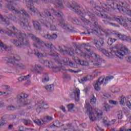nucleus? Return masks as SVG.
Here are the masks:
<instances>
[{
	"instance_id": "nucleus-36",
	"label": "nucleus",
	"mask_w": 131,
	"mask_h": 131,
	"mask_svg": "<svg viewBox=\"0 0 131 131\" xmlns=\"http://www.w3.org/2000/svg\"><path fill=\"white\" fill-rule=\"evenodd\" d=\"M21 121L23 123L25 124V125H27L28 126H29V125H30L31 124V120H30V119H24L21 120Z\"/></svg>"
},
{
	"instance_id": "nucleus-40",
	"label": "nucleus",
	"mask_w": 131,
	"mask_h": 131,
	"mask_svg": "<svg viewBox=\"0 0 131 131\" xmlns=\"http://www.w3.org/2000/svg\"><path fill=\"white\" fill-rule=\"evenodd\" d=\"M16 109V107H15L13 105H9L6 106V110H8V111H15Z\"/></svg>"
},
{
	"instance_id": "nucleus-12",
	"label": "nucleus",
	"mask_w": 131,
	"mask_h": 131,
	"mask_svg": "<svg viewBox=\"0 0 131 131\" xmlns=\"http://www.w3.org/2000/svg\"><path fill=\"white\" fill-rule=\"evenodd\" d=\"M91 57L93 59V60H95V61H92V63H93V65L95 67L100 68L101 66V63L99 61V60H101V57L100 55L96 54V53H91Z\"/></svg>"
},
{
	"instance_id": "nucleus-37",
	"label": "nucleus",
	"mask_w": 131,
	"mask_h": 131,
	"mask_svg": "<svg viewBox=\"0 0 131 131\" xmlns=\"http://www.w3.org/2000/svg\"><path fill=\"white\" fill-rule=\"evenodd\" d=\"M96 13L98 17H101L102 13H101V8L99 6L95 7Z\"/></svg>"
},
{
	"instance_id": "nucleus-29",
	"label": "nucleus",
	"mask_w": 131,
	"mask_h": 131,
	"mask_svg": "<svg viewBox=\"0 0 131 131\" xmlns=\"http://www.w3.org/2000/svg\"><path fill=\"white\" fill-rule=\"evenodd\" d=\"M29 77H31V74H29L27 76H21L18 78V80L19 82H21V81L28 79Z\"/></svg>"
},
{
	"instance_id": "nucleus-21",
	"label": "nucleus",
	"mask_w": 131,
	"mask_h": 131,
	"mask_svg": "<svg viewBox=\"0 0 131 131\" xmlns=\"http://www.w3.org/2000/svg\"><path fill=\"white\" fill-rule=\"evenodd\" d=\"M43 38L48 39V40H52V39H56L58 37V35L57 34L53 33L52 35L48 33L46 35L42 36Z\"/></svg>"
},
{
	"instance_id": "nucleus-6",
	"label": "nucleus",
	"mask_w": 131,
	"mask_h": 131,
	"mask_svg": "<svg viewBox=\"0 0 131 131\" xmlns=\"http://www.w3.org/2000/svg\"><path fill=\"white\" fill-rule=\"evenodd\" d=\"M49 56L51 57H54L55 58H59V64H63V65H69L70 67H73V62L71 60H69V58L67 57H61L60 55L57 52H53L52 53H50Z\"/></svg>"
},
{
	"instance_id": "nucleus-39",
	"label": "nucleus",
	"mask_w": 131,
	"mask_h": 131,
	"mask_svg": "<svg viewBox=\"0 0 131 131\" xmlns=\"http://www.w3.org/2000/svg\"><path fill=\"white\" fill-rule=\"evenodd\" d=\"M39 21L42 24V26H45V27H46V28H49V27H50V23L45 22V21H43V19H40Z\"/></svg>"
},
{
	"instance_id": "nucleus-14",
	"label": "nucleus",
	"mask_w": 131,
	"mask_h": 131,
	"mask_svg": "<svg viewBox=\"0 0 131 131\" xmlns=\"http://www.w3.org/2000/svg\"><path fill=\"white\" fill-rule=\"evenodd\" d=\"M38 106L36 109V111L38 113H40L42 109H48V108H49V105L47 103H45V102L42 100L38 101Z\"/></svg>"
},
{
	"instance_id": "nucleus-47",
	"label": "nucleus",
	"mask_w": 131,
	"mask_h": 131,
	"mask_svg": "<svg viewBox=\"0 0 131 131\" xmlns=\"http://www.w3.org/2000/svg\"><path fill=\"white\" fill-rule=\"evenodd\" d=\"M117 117L119 119H122V111H119L117 112Z\"/></svg>"
},
{
	"instance_id": "nucleus-30",
	"label": "nucleus",
	"mask_w": 131,
	"mask_h": 131,
	"mask_svg": "<svg viewBox=\"0 0 131 131\" xmlns=\"http://www.w3.org/2000/svg\"><path fill=\"white\" fill-rule=\"evenodd\" d=\"M113 78H114V76H106L105 78V81L103 85L107 84V83H108L109 82H110V81H111V80H112Z\"/></svg>"
},
{
	"instance_id": "nucleus-49",
	"label": "nucleus",
	"mask_w": 131,
	"mask_h": 131,
	"mask_svg": "<svg viewBox=\"0 0 131 131\" xmlns=\"http://www.w3.org/2000/svg\"><path fill=\"white\" fill-rule=\"evenodd\" d=\"M63 125H60V122L57 121L54 123L52 125L50 126L51 127H53V126H55L56 127H59V126H62Z\"/></svg>"
},
{
	"instance_id": "nucleus-38",
	"label": "nucleus",
	"mask_w": 131,
	"mask_h": 131,
	"mask_svg": "<svg viewBox=\"0 0 131 131\" xmlns=\"http://www.w3.org/2000/svg\"><path fill=\"white\" fill-rule=\"evenodd\" d=\"M50 80V78L49 77V75L47 73H45L43 75V79H42V82H47Z\"/></svg>"
},
{
	"instance_id": "nucleus-25",
	"label": "nucleus",
	"mask_w": 131,
	"mask_h": 131,
	"mask_svg": "<svg viewBox=\"0 0 131 131\" xmlns=\"http://www.w3.org/2000/svg\"><path fill=\"white\" fill-rule=\"evenodd\" d=\"M48 10H50V9H45L44 10V13L46 14V16L49 18L52 21L55 19V17L49 11H48Z\"/></svg>"
},
{
	"instance_id": "nucleus-60",
	"label": "nucleus",
	"mask_w": 131,
	"mask_h": 131,
	"mask_svg": "<svg viewBox=\"0 0 131 131\" xmlns=\"http://www.w3.org/2000/svg\"><path fill=\"white\" fill-rule=\"evenodd\" d=\"M80 127H83V128H85L86 127V124L85 123H82L79 125Z\"/></svg>"
},
{
	"instance_id": "nucleus-27",
	"label": "nucleus",
	"mask_w": 131,
	"mask_h": 131,
	"mask_svg": "<svg viewBox=\"0 0 131 131\" xmlns=\"http://www.w3.org/2000/svg\"><path fill=\"white\" fill-rule=\"evenodd\" d=\"M0 33H6V34H8L9 36H12L14 35V32H12L11 30H8L7 31H6V30L4 29H0Z\"/></svg>"
},
{
	"instance_id": "nucleus-23",
	"label": "nucleus",
	"mask_w": 131,
	"mask_h": 131,
	"mask_svg": "<svg viewBox=\"0 0 131 131\" xmlns=\"http://www.w3.org/2000/svg\"><path fill=\"white\" fill-rule=\"evenodd\" d=\"M105 45V42H104V38H100L97 40V42L95 43V46L96 48H101V47H104Z\"/></svg>"
},
{
	"instance_id": "nucleus-32",
	"label": "nucleus",
	"mask_w": 131,
	"mask_h": 131,
	"mask_svg": "<svg viewBox=\"0 0 131 131\" xmlns=\"http://www.w3.org/2000/svg\"><path fill=\"white\" fill-rule=\"evenodd\" d=\"M42 47H46V48H48L49 49H53L54 48V45L51 42L46 43H45V42H43L42 43Z\"/></svg>"
},
{
	"instance_id": "nucleus-34",
	"label": "nucleus",
	"mask_w": 131,
	"mask_h": 131,
	"mask_svg": "<svg viewBox=\"0 0 131 131\" xmlns=\"http://www.w3.org/2000/svg\"><path fill=\"white\" fill-rule=\"evenodd\" d=\"M78 62L82 66H89V62L82 59H78Z\"/></svg>"
},
{
	"instance_id": "nucleus-48",
	"label": "nucleus",
	"mask_w": 131,
	"mask_h": 131,
	"mask_svg": "<svg viewBox=\"0 0 131 131\" xmlns=\"http://www.w3.org/2000/svg\"><path fill=\"white\" fill-rule=\"evenodd\" d=\"M103 123L104 124L105 126H107V127H109V126H110V123L107 122V118H103Z\"/></svg>"
},
{
	"instance_id": "nucleus-26",
	"label": "nucleus",
	"mask_w": 131,
	"mask_h": 131,
	"mask_svg": "<svg viewBox=\"0 0 131 131\" xmlns=\"http://www.w3.org/2000/svg\"><path fill=\"white\" fill-rule=\"evenodd\" d=\"M55 5L56 8H59V9H63V4L60 0H55L53 3Z\"/></svg>"
},
{
	"instance_id": "nucleus-54",
	"label": "nucleus",
	"mask_w": 131,
	"mask_h": 131,
	"mask_svg": "<svg viewBox=\"0 0 131 131\" xmlns=\"http://www.w3.org/2000/svg\"><path fill=\"white\" fill-rule=\"evenodd\" d=\"M84 56V58L86 60H90L91 59V55L89 54H85L84 53H83L82 55H81V56Z\"/></svg>"
},
{
	"instance_id": "nucleus-62",
	"label": "nucleus",
	"mask_w": 131,
	"mask_h": 131,
	"mask_svg": "<svg viewBox=\"0 0 131 131\" xmlns=\"http://www.w3.org/2000/svg\"><path fill=\"white\" fill-rule=\"evenodd\" d=\"M126 59L128 63H131V56L127 57Z\"/></svg>"
},
{
	"instance_id": "nucleus-41",
	"label": "nucleus",
	"mask_w": 131,
	"mask_h": 131,
	"mask_svg": "<svg viewBox=\"0 0 131 131\" xmlns=\"http://www.w3.org/2000/svg\"><path fill=\"white\" fill-rule=\"evenodd\" d=\"M45 89L48 92H53V91H54V85L50 84L49 85H47L45 87Z\"/></svg>"
},
{
	"instance_id": "nucleus-55",
	"label": "nucleus",
	"mask_w": 131,
	"mask_h": 131,
	"mask_svg": "<svg viewBox=\"0 0 131 131\" xmlns=\"http://www.w3.org/2000/svg\"><path fill=\"white\" fill-rule=\"evenodd\" d=\"M49 27H50L51 30L55 31L57 30V27L55 25L50 24Z\"/></svg>"
},
{
	"instance_id": "nucleus-44",
	"label": "nucleus",
	"mask_w": 131,
	"mask_h": 131,
	"mask_svg": "<svg viewBox=\"0 0 131 131\" xmlns=\"http://www.w3.org/2000/svg\"><path fill=\"white\" fill-rule=\"evenodd\" d=\"M90 77H92V76H87L82 78L81 79V82H85V81H88V80H90Z\"/></svg>"
},
{
	"instance_id": "nucleus-3",
	"label": "nucleus",
	"mask_w": 131,
	"mask_h": 131,
	"mask_svg": "<svg viewBox=\"0 0 131 131\" xmlns=\"http://www.w3.org/2000/svg\"><path fill=\"white\" fill-rule=\"evenodd\" d=\"M88 113H89V118L91 121H96V120H101L103 117V112L101 110H98L95 113L93 112V108L90 103H86L84 105Z\"/></svg>"
},
{
	"instance_id": "nucleus-33",
	"label": "nucleus",
	"mask_w": 131,
	"mask_h": 131,
	"mask_svg": "<svg viewBox=\"0 0 131 131\" xmlns=\"http://www.w3.org/2000/svg\"><path fill=\"white\" fill-rule=\"evenodd\" d=\"M7 49H8L7 45L4 44V43L0 40V52L6 51Z\"/></svg>"
},
{
	"instance_id": "nucleus-1",
	"label": "nucleus",
	"mask_w": 131,
	"mask_h": 131,
	"mask_svg": "<svg viewBox=\"0 0 131 131\" xmlns=\"http://www.w3.org/2000/svg\"><path fill=\"white\" fill-rule=\"evenodd\" d=\"M99 50L101 53L108 58H110L111 55H112V56H116L118 58H120V59H121V57H119V56L123 57V56H125V55L128 54V49L125 47H122L120 49L117 50V51L112 50L110 53L105 49L100 48Z\"/></svg>"
},
{
	"instance_id": "nucleus-50",
	"label": "nucleus",
	"mask_w": 131,
	"mask_h": 131,
	"mask_svg": "<svg viewBox=\"0 0 131 131\" xmlns=\"http://www.w3.org/2000/svg\"><path fill=\"white\" fill-rule=\"evenodd\" d=\"M82 20L83 22H84V23H86V24H88V25H89L90 26L92 25V22H91V21H90L89 20L86 18L82 19Z\"/></svg>"
},
{
	"instance_id": "nucleus-4",
	"label": "nucleus",
	"mask_w": 131,
	"mask_h": 131,
	"mask_svg": "<svg viewBox=\"0 0 131 131\" xmlns=\"http://www.w3.org/2000/svg\"><path fill=\"white\" fill-rule=\"evenodd\" d=\"M13 28L14 30L13 37H15L16 38H19V40H21L23 46L24 45V46L30 48L31 45L29 41L26 39V34H25V32L18 31L17 29H15V27Z\"/></svg>"
},
{
	"instance_id": "nucleus-63",
	"label": "nucleus",
	"mask_w": 131,
	"mask_h": 131,
	"mask_svg": "<svg viewBox=\"0 0 131 131\" xmlns=\"http://www.w3.org/2000/svg\"><path fill=\"white\" fill-rule=\"evenodd\" d=\"M76 51H79L80 52V46L78 45H76Z\"/></svg>"
},
{
	"instance_id": "nucleus-28",
	"label": "nucleus",
	"mask_w": 131,
	"mask_h": 131,
	"mask_svg": "<svg viewBox=\"0 0 131 131\" xmlns=\"http://www.w3.org/2000/svg\"><path fill=\"white\" fill-rule=\"evenodd\" d=\"M115 35L118 38L121 39V40H126L127 37L125 35H122L120 33H115Z\"/></svg>"
},
{
	"instance_id": "nucleus-31",
	"label": "nucleus",
	"mask_w": 131,
	"mask_h": 131,
	"mask_svg": "<svg viewBox=\"0 0 131 131\" xmlns=\"http://www.w3.org/2000/svg\"><path fill=\"white\" fill-rule=\"evenodd\" d=\"M69 19H70L71 23H73V24H79V20H78L76 17H70Z\"/></svg>"
},
{
	"instance_id": "nucleus-45",
	"label": "nucleus",
	"mask_w": 131,
	"mask_h": 131,
	"mask_svg": "<svg viewBox=\"0 0 131 131\" xmlns=\"http://www.w3.org/2000/svg\"><path fill=\"white\" fill-rule=\"evenodd\" d=\"M34 55H36V56H37V57L39 59H41V58H42V57H43V55H42V54L39 53V52L38 51L35 50Z\"/></svg>"
},
{
	"instance_id": "nucleus-11",
	"label": "nucleus",
	"mask_w": 131,
	"mask_h": 131,
	"mask_svg": "<svg viewBox=\"0 0 131 131\" xmlns=\"http://www.w3.org/2000/svg\"><path fill=\"white\" fill-rule=\"evenodd\" d=\"M54 118L53 117L51 116H46L44 117V118L43 120L40 119H37L34 120V122L35 123H36L38 125H42L43 124H47V123H49V122H50V121H52Z\"/></svg>"
},
{
	"instance_id": "nucleus-64",
	"label": "nucleus",
	"mask_w": 131,
	"mask_h": 131,
	"mask_svg": "<svg viewBox=\"0 0 131 131\" xmlns=\"http://www.w3.org/2000/svg\"><path fill=\"white\" fill-rule=\"evenodd\" d=\"M96 131H104V129L99 126H97L96 128Z\"/></svg>"
},
{
	"instance_id": "nucleus-18",
	"label": "nucleus",
	"mask_w": 131,
	"mask_h": 131,
	"mask_svg": "<svg viewBox=\"0 0 131 131\" xmlns=\"http://www.w3.org/2000/svg\"><path fill=\"white\" fill-rule=\"evenodd\" d=\"M114 20L115 21H116L119 23V24H120V25H122L123 27H127V24H126V22L125 21V19L122 17V16H120L119 17H117L116 16H114Z\"/></svg>"
},
{
	"instance_id": "nucleus-43",
	"label": "nucleus",
	"mask_w": 131,
	"mask_h": 131,
	"mask_svg": "<svg viewBox=\"0 0 131 131\" xmlns=\"http://www.w3.org/2000/svg\"><path fill=\"white\" fill-rule=\"evenodd\" d=\"M30 104V101L26 98V100H25L23 103H21L20 105H21L22 106L24 107L25 106H27L28 105Z\"/></svg>"
},
{
	"instance_id": "nucleus-9",
	"label": "nucleus",
	"mask_w": 131,
	"mask_h": 131,
	"mask_svg": "<svg viewBox=\"0 0 131 131\" xmlns=\"http://www.w3.org/2000/svg\"><path fill=\"white\" fill-rule=\"evenodd\" d=\"M18 14V17L20 19V21L18 23L19 25H20V26L24 29L28 28V31H31V30H32V27L29 24H28L27 26L26 24V19H25V18H26V19H30V15L28 14L30 16V18H28L27 17L24 16L22 14Z\"/></svg>"
},
{
	"instance_id": "nucleus-59",
	"label": "nucleus",
	"mask_w": 131,
	"mask_h": 131,
	"mask_svg": "<svg viewBox=\"0 0 131 131\" xmlns=\"http://www.w3.org/2000/svg\"><path fill=\"white\" fill-rule=\"evenodd\" d=\"M53 69L54 70V71H55V70H56V71H58V70H59L60 71H61V68L59 67H53Z\"/></svg>"
},
{
	"instance_id": "nucleus-7",
	"label": "nucleus",
	"mask_w": 131,
	"mask_h": 131,
	"mask_svg": "<svg viewBox=\"0 0 131 131\" xmlns=\"http://www.w3.org/2000/svg\"><path fill=\"white\" fill-rule=\"evenodd\" d=\"M21 60L20 56L18 55H14L11 56L8 59V63H11L15 67L20 68V69H25L26 67L23 64V63L19 62V61Z\"/></svg>"
},
{
	"instance_id": "nucleus-42",
	"label": "nucleus",
	"mask_w": 131,
	"mask_h": 131,
	"mask_svg": "<svg viewBox=\"0 0 131 131\" xmlns=\"http://www.w3.org/2000/svg\"><path fill=\"white\" fill-rule=\"evenodd\" d=\"M117 40L116 39L110 38L107 39V44L108 46H112L113 42H115Z\"/></svg>"
},
{
	"instance_id": "nucleus-35",
	"label": "nucleus",
	"mask_w": 131,
	"mask_h": 131,
	"mask_svg": "<svg viewBox=\"0 0 131 131\" xmlns=\"http://www.w3.org/2000/svg\"><path fill=\"white\" fill-rule=\"evenodd\" d=\"M74 107H75V105L73 103L68 104L67 108L68 109V111H69V112H74V111L73 110Z\"/></svg>"
},
{
	"instance_id": "nucleus-22",
	"label": "nucleus",
	"mask_w": 131,
	"mask_h": 131,
	"mask_svg": "<svg viewBox=\"0 0 131 131\" xmlns=\"http://www.w3.org/2000/svg\"><path fill=\"white\" fill-rule=\"evenodd\" d=\"M32 23L35 30H37L38 31H40L41 30V26H40V24H39L38 21L35 20H32Z\"/></svg>"
},
{
	"instance_id": "nucleus-8",
	"label": "nucleus",
	"mask_w": 131,
	"mask_h": 131,
	"mask_svg": "<svg viewBox=\"0 0 131 131\" xmlns=\"http://www.w3.org/2000/svg\"><path fill=\"white\" fill-rule=\"evenodd\" d=\"M85 14L88 15L90 18H91L92 22H94V29H97V30H102V29H103L102 26L99 25V23L97 22L98 21V18L95 16L94 13L91 12V11L89 10H87V11L85 12Z\"/></svg>"
},
{
	"instance_id": "nucleus-13",
	"label": "nucleus",
	"mask_w": 131,
	"mask_h": 131,
	"mask_svg": "<svg viewBox=\"0 0 131 131\" xmlns=\"http://www.w3.org/2000/svg\"><path fill=\"white\" fill-rule=\"evenodd\" d=\"M57 47L58 51L60 52L61 55H64L65 56H72V54H73V53H74V51H73V48H70L69 49H68V50H63L61 46H57Z\"/></svg>"
},
{
	"instance_id": "nucleus-56",
	"label": "nucleus",
	"mask_w": 131,
	"mask_h": 131,
	"mask_svg": "<svg viewBox=\"0 0 131 131\" xmlns=\"http://www.w3.org/2000/svg\"><path fill=\"white\" fill-rule=\"evenodd\" d=\"M106 3L108 6L111 7V5H114V0H106Z\"/></svg>"
},
{
	"instance_id": "nucleus-57",
	"label": "nucleus",
	"mask_w": 131,
	"mask_h": 131,
	"mask_svg": "<svg viewBox=\"0 0 131 131\" xmlns=\"http://www.w3.org/2000/svg\"><path fill=\"white\" fill-rule=\"evenodd\" d=\"M109 103L110 104H113V105H118V103L117 102V101H114V100H109Z\"/></svg>"
},
{
	"instance_id": "nucleus-15",
	"label": "nucleus",
	"mask_w": 131,
	"mask_h": 131,
	"mask_svg": "<svg viewBox=\"0 0 131 131\" xmlns=\"http://www.w3.org/2000/svg\"><path fill=\"white\" fill-rule=\"evenodd\" d=\"M32 0H26V4L28 9H30L32 13H36L37 12V9H35L33 7V2L31 1ZM37 0H35V2H37Z\"/></svg>"
},
{
	"instance_id": "nucleus-20",
	"label": "nucleus",
	"mask_w": 131,
	"mask_h": 131,
	"mask_svg": "<svg viewBox=\"0 0 131 131\" xmlns=\"http://www.w3.org/2000/svg\"><path fill=\"white\" fill-rule=\"evenodd\" d=\"M80 94V91L79 89L76 88L72 95H71V98L75 99L77 102L79 101V95Z\"/></svg>"
},
{
	"instance_id": "nucleus-58",
	"label": "nucleus",
	"mask_w": 131,
	"mask_h": 131,
	"mask_svg": "<svg viewBox=\"0 0 131 131\" xmlns=\"http://www.w3.org/2000/svg\"><path fill=\"white\" fill-rule=\"evenodd\" d=\"M70 72H71V73H78V72H80L81 71L80 70H79L78 71H74L73 70H68Z\"/></svg>"
},
{
	"instance_id": "nucleus-16",
	"label": "nucleus",
	"mask_w": 131,
	"mask_h": 131,
	"mask_svg": "<svg viewBox=\"0 0 131 131\" xmlns=\"http://www.w3.org/2000/svg\"><path fill=\"white\" fill-rule=\"evenodd\" d=\"M104 79H105V78H103V77H101L98 79V80L94 84V86L95 91H100V90H101V88L100 87V85H101V84H103Z\"/></svg>"
},
{
	"instance_id": "nucleus-52",
	"label": "nucleus",
	"mask_w": 131,
	"mask_h": 131,
	"mask_svg": "<svg viewBox=\"0 0 131 131\" xmlns=\"http://www.w3.org/2000/svg\"><path fill=\"white\" fill-rule=\"evenodd\" d=\"M112 108V107L110 106L109 105V104H105L104 105V109L105 110V111L108 112V111H110V108Z\"/></svg>"
},
{
	"instance_id": "nucleus-17",
	"label": "nucleus",
	"mask_w": 131,
	"mask_h": 131,
	"mask_svg": "<svg viewBox=\"0 0 131 131\" xmlns=\"http://www.w3.org/2000/svg\"><path fill=\"white\" fill-rule=\"evenodd\" d=\"M28 97V95L26 94L21 93L17 95L16 99L17 100V103L18 104H23L25 100H26V98Z\"/></svg>"
},
{
	"instance_id": "nucleus-51",
	"label": "nucleus",
	"mask_w": 131,
	"mask_h": 131,
	"mask_svg": "<svg viewBox=\"0 0 131 131\" xmlns=\"http://www.w3.org/2000/svg\"><path fill=\"white\" fill-rule=\"evenodd\" d=\"M38 68L39 70H42L43 69V67H41L40 65H35L34 70H36Z\"/></svg>"
},
{
	"instance_id": "nucleus-61",
	"label": "nucleus",
	"mask_w": 131,
	"mask_h": 131,
	"mask_svg": "<svg viewBox=\"0 0 131 131\" xmlns=\"http://www.w3.org/2000/svg\"><path fill=\"white\" fill-rule=\"evenodd\" d=\"M28 54L29 56H30V55H32V50H31V49L29 48V49H28Z\"/></svg>"
},
{
	"instance_id": "nucleus-2",
	"label": "nucleus",
	"mask_w": 131,
	"mask_h": 131,
	"mask_svg": "<svg viewBox=\"0 0 131 131\" xmlns=\"http://www.w3.org/2000/svg\"><path fill=\"white\" fill-rule=\"evenodd\" d=\"M51 13L54 15V16H56L58 17L57 18V25L62 27L63 29L66 30H69L71 32H72V27L70 26L69 24L65 23V18L63 15L62 12L60 11H56L54 9H51Z\"/></svg>"
},
{
	"instance_id": "nucleus-46",
	"label": "nucleus",
	"mask_w": 131,
	"mask_h": 131,
	"mask_svg": "<svg viewBox=\"0 0 131 131\" xmlns=\"http://www.w3.org/2000/svg\"><path fill=\"white\" fill-rule=\"evenodd\" d=\"M97 102V99L95 97V96L93 95V98L91 99L90 104L92 105H95Z\"/></svg>"
},
{
	"instance_id": "nucleus-10",
	"label": "nucleus",
	"mask_w": 131,
	"mask_h": 131,
	"mask_svg": "<svg viewBox=\"0 0 131 131\" xmlns=\"http://www.w3.org/2000/svg\"><path fill=\"white\" fill-rule=\"evenodd\" d=\"M67 6L68 8H69L71 11L76 13V14H78V15H80L81 14V11L78 9H80V6L78 5L77 3L75 1H73L72 2V4H70V3H67Z\"/></svg>"
},
{
	"instance_id": "nucleus-5",
	"label": "nucleus",
	"mask_w": 131,
	"mask_h": 131,
	"mask_svg": "<svg viewBox=\"0 0 131 131\" xmlns=\"http://www.w3.org/2000/svg\"><path fill=\"white\" fill-rule=\"evenodd\" d=\"M5 2H7V3H10L8 4H7V8L13 12V13H16V14H20V15H23V16H24V17H27V18H30V16L28 15V13L25 11L24 9H20V8L17 9V7H14L13 6H12V4H13V2H12V1L11 0H4Z\"/></svg>"
},
{
	"instance_id": "nucleus-19",
	"label": "nucleus",
	"mask_w": 131,
	"mask_h": 131,
	"mask_svg": "<svg viewBox=\"0 0 131 131\" xmlns=\"http://www.w3.org/2000/svg\"><path fill=\"white\" fill-rule=\"evenodd\" d=\"M28 35L29 37L33 39V40H34L36 43H38V45H40L41 46V47H42V42H43V41L39 39V38L35 37V36H34V35L31 33H28Z\"/></svg>"
},
{
	"instance_id": "nucleus-24",
	"label": "nucleus",
	"mask_w": 131,
	"mask_h": 131,
	"mask_svg": "<svg viewBox=\"0 0 131 131\" xmlns=\"http://www.w3.org/2000/svg\"><path fill=\"white\" fill-rule=\"evenodd\" d=\"M11 41L12 43H13V45H15L17 48H18V49H21L22 47H23V44H22L20 41L15 40V39H11Z\"/></svg>"
},
{
	"instance_id": "nucleus-53",
	"label": "nucleus",
	"mask_w": 131,
	"mask_h": 131,
	"mask_svg": "<svg viewBox=\"0 0 131 131\" xmlns=\"http://www.w3.org/2000/svg\"><path fill=\"white\" fill-rule=\"evenodd\" d=\"M103 21L104 22V23H105V24H109L110 25H112V26H116V24L115 23H110L109 21H106V20H103Z\"/></svg>"
}]
</instances>
